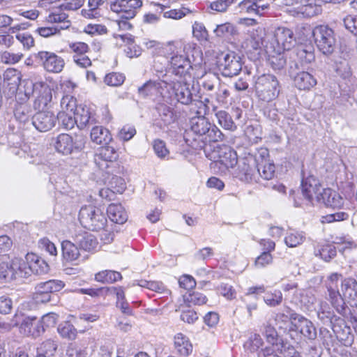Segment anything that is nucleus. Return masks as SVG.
I'll return each instance as SVG.
<instances>
[{
	"label": "nucleus",
	"mask_w": 357,
	"mask_h": 357,
	"mask_svg": "<svg viewBox=\"0 0 357 357\" xmlns=\"http://www.w3.org/2000/svg\"><path fill=\"white\" fill-rule=\"evenodd\" d=\"M264 343V340L259 334L252 333L244 342L243 348L247 352L257 354L261 349H263Z\"/></svg>",
	"instance_id": "c9c22d12"
},
{
	"label": "nucleus",
	"mask_w": 357,
	"mask_h": 357,
	"mask_svg": "<svg viewBox=\"0 0 357 357\" xmlns=\"http://www.w3.org/2000/svg\"><path fill=\"white\" fill-rule=\"evenodd\" d=\"M46 20L49 23L57 24L54 26L59 28L60 31L68 29L71 24L68 15L63 12L62 6L54 9L46 17Z\"/></svg>",
	"instance_id": "4be33fe9"
},
{
	"label": "nucleus",
	"mask_w": 357,
	"mask_h": 357,
	"mask_svg": "<svg viewBox=\"0 0 357 357\" xmlns=\"http://www.w3.org/2000/svg\"><path fill=\"white\" fill-rule=\"evenodd\" d=\"M262 29L258 27L255 31H252L250 34V38L248 40V45L255 50L261 49L263 45V37L258 34V32L261 33Z\"/></svg>",
	"instance_id": "0e129e2a"
},
{
	"label": "nucleus",
	"mask_w": 357,
	"mask_h": 357,
	"mask_svg": "<svg viewBox=\"0 0 357 357\" xmlns=\"http://www.w3.org/2000/svg\"><path fill=\"white\" fill-rule=\"evenodd\" d=\"M79 220L82 226L93 231L102 230L105 234V243H109L113 237L111 232L105 229L107 219L100 207L93 205L84 206L81 208L79 213Z\"/></svg>",
	"instance_id": "7ed1b4c3"
},
{
	"label": "nucleus",
	"mask_w": 357,
	"mask_h": 357,
	"mask_svg": "<svg viewBox=\"0 0 357 357\" xmlns=\"http://www.w3.org/2000/svg\"><path fill=\"white\" fill-rule=\"evenodd\" d=\"M315 43L324 54L328 55L333 52L335 47V37L333 29L328 26H316L312 31Z\"/></svg>",
	"instance_id": "f8f14e48"
},
{
	"label": "nucleus",
	"mask_w": 357,
	"mask_h": 357,
	"mask_svg": "<svg viewBox=\"0 0 357 357\" xmlns=\"http://www.w3.org/2000/svg\"><path fill=\"white\" fill-rule=\"evenodd\" d=\"M56 117L50 112H39L32 118V124L40 132H47L56 124Z\"/></svg>",
	"instance_id": "412c9836"
},
{
	"label": "nucleus",
	"mask_w": 357,
	"mask_h": 357,
	"mask_svg": "<svg viewBox=\"0 0 357 357\" xmlns=\"http://www.w3.org/2000/svg\"><path fill=\"white\" fill-rule=\"evenodd\" d=\"M305 240V236L302 231L291 229L284 237V243L289 248H296L301 245Z\"/></svg>",
	"instance_id": "79ce46f5"
},
{
	"label": "nucleus",
	"mask_w": 357,
	"mask_h": 357,
	"mask_svg": "<svg viewBox=\"0 0 357 357\" xmlns=\"http://www.w3.org/2000/svg\"><path fill=\"white\" fill-rule=\"evenodd\" d=\"M56 120L66 130H70L74 128L75 125H77L75 112H59Z\"/></svg>",
	"instance_id": "49530a36"
},
{
	"label": "nucleus",
	"mask_w": 357,
	"mask_h": 357,
	"mask_svg": "<svg viewBox=\"0 0 357 357\" xmlns=\"http://www.w3.org/2000/svg\"><path fill=\"white\" fill-rule=\"evenodd\" d=\"M86 139L83 135H77L75 139L68 134L61 133L52 139L55 150L64 155L73 151H80L85 147Z\"/></svg>",
	"instance_id": "1a4fd4ad"
},
{
	"label": "nucleus",
	"mask_w": 357,
	"mask_h": 357,
	"mask_svg": "<svg viewBox=\"0 0 357 357\" xmlns=\"http://www.w3.org/2000/svg\"><path fill=\"white\" fill-rule=\"evenodd\" d=\"M62 256L65 261L73 262L79 261L80 258L79 249L76 245L75 242L70 241H63L61 243Z\"/></svg>",
	"instance_id": "bb28decb"
},
{
	"label": "nucleus",
	"mask_w": 357,
	"mask_h": 357,
	"mask_svg": "<svg viewBox=\"0 0 357 357\" xmlns=\"http://www.w3.org/2000/svg\"><path fill=\"white\" fill-rule=\"evenodd\" d=\"M75 116L79 129L84 128L93 121L89 109L86 106H78L75 112Z\"/></svg>",
	"instance_id": "72a5a7b5"
},
{
	"label": "nucleus",
	"mask_w": 357,
	"mask_h": 357,
	"mask_svg": "<svg viewBox=\"0 0 357 357\" xmlns=\"http://www.w3.org/2000/svg\"><path fill=\"white\" fill-rule=\"evenodd\" d=\"M122 279L119 272L111 270H105L95 275V280L101 283H113Z\"/></svg>",
	"instance_id": "58836bf2"
},
{
	"label": "nucleus",
	"mask_w": 357,
	"mask_h": 357,
	"mask_svg": "<svg viewBox=\"0 0 357 357\" xmlns=\"http://www.w3.org/2000/svg\"><path fill=\"white\" fill-rule=\"evenodd\" d=\"M184 301L189 306L192 305H200L206 303L207 298L202 293L194 291L184 296Z\"/></svg>",
	"instance_id": "5fc2aeb1"
},
{
	"label": "nucleus",
	"mask_w": 357,
	"mask_h": 357,
	"mask_svg": "<svg viewBox=\"0 0 357 357\" xmlns=\"http://www.w3.org/2000/svg\"><path fill=\"white\" fill-rule=\"evenodd\" d=\"M3 82L10 86V89L16 90L21 80V73L15 68H8L3 73Z\"/></svg>",
	"instance_id": "e433bc0d"
},
{
	"label": "nucleus",
	"mask_w": 357,
	"mask_h": 357,
	"mask_svg": "<svg viewBox=\"0 0 357 357\" xmlns=\"http://www.w3.org/2000/svg\"><path fill=\"white\" fill-rule=\"evenodd\" d=\"M318 318L325 324H332L333 320H336L333 310L326 302L321 301L317 312Z\"/></svg>",
	"instance_id": "37998d69"
},
{
	"label": "nucleus",
	"mask_w": 357,
	"mask_h": 357,
	"mask_svg": "<svg viewBox=\"0 0 357 357\" xmlns=\"http://www.w3.org/2000/svg\"><path fill=\"white\" fill-rule=\"evenodd\" d=\"M314 1H307L303 3L295 14L296 17H312L321 13L322 8L320 5L314 3Z\"/></svg>",
	"instance_id": "7c9ffc66"
},
{
	"label": "nucleus",
	"mask_w": 357,
	"mask_h": 357,
	"mask_svg": "<svg viewBox=\"0 0 357 357\" xmlns=\"http://www.w3.org/2000/svg\"><path fill=\"white\" fill-rule=\"evenodd\" d=\"M15 258L12 260L10 264L6 262L0 264V281L12 280L20 278V273L18 269L15 268Z\"/></svg>",
	"instance_id": "473e14b6"
},
{
	"label": "nucleus",
	"mask_w": 357,
	"mask_h": 357,
	"mask_svg": "<svg viewBox=\"0 0 357 357\" xmlns=\"http://www.w3.org/2000/svg\"><path fill=\"white\" fill-rule=\"evenodd\" d=\"M341 296L343 301H352L357 304V282L353 278H345L341 283Z\"/></svg>",
	"instance_id": "b1692460"
},
{
	"label": "nucleus",
	"mask_w": 357,
	"mask_h": 357,
	"mask_svg": "<svg viewBox=\"0 0 357 357\" xmlns=\"http://www.w3.org/2000/svg\"><path fill=\"white\" fill-rule=\"evenodd\" d=\"M273 261V257L268 252H263L255 261L254 266L256 268H263L271 264Z\"/></svg>",
	"instance_id": "338daca9"
},
{
	"label": "nucleus",
	"mask_w": 357,
	"mask_h": 357,
	"mask_svg": "<svg viewBox=\"0 0 357 357\" xmlns=\"http://www.w3.org/2000/svg\"><path fill=\"white\" fill-rule=\"evenodd\" d=\"M59 316L54 312H49L44 314L40 321V326L43 328V332L47 328L54 327L57 322Z\"/></svg>",
	"instance_id": "680f3d73"
},
{
	"label": "nucleus",
	"mask_w": 357,
	"mask_h": 357,
	"mask_svg": "<svg viewBox=\"0 0 357 357\" xmlns=\"http://www.w3.org/2000/svg\"><path fill=\"white\" fill-rule=\"evenodd\" d=\"M15 326H19L20 332L26 336L37 337L43 333V328L36 317L25 316L21 311H17L11 320Z\"/></svg>",
	"instance_id": "9d476101"
},
{
	"label": "nucleus",
	"mask_w": 357,
	"mask_h": 357,
	"mask_svg": "<svg viewBox=\"0 0 357 357\" xmlns=\"http://www.w3.org/2000/svg\"><path fill=\"white\" fill-rule=\"evenodd\" d=\"M342 275L337 273L329 275L326 280V287L328 292V300L337 313L344 316L347 313L345 302L338 290V282Z\"/></svg>",
	"instance_id": "ddd939ff"
},
{
	"label": "nucleus",
	"mask_w": 357,
	"mask_h": 357,
	"mask_svg": "<svg viewBox=\"0 0 357 357\" xmlns=\"http://www.w3.org/2000/svg\"><path fill=\"white\" fill-rule=\"evenodd\" d=\"M91 139L97 144H108L112 137L108 129L102 126H95L91 131Z\"/></svg>",
	"instance_id": "c756f323"
},
{
	"label": "nucleus",
	"mask_w": 357,
	"mask_h": 357,
	"mask_svg": "<svg viewBox=\"0 0 357 357\" xmlns=\"http://www.w3.org/2000/svg\"><path fill=\"white\" fill-rule=\"evenodd\" d=\"M162 54L168 60L173 73L186 77L191 64L187 56L183 54L185 45L181 41H171L162 47Z\"/></svg>",
	"instance_id": "f03ea898"
},
{
	"label": "nucleus",
	"mask_w": 357,
	"mask_h": 357,
	"mask_svg": "<svg viewBox=\"0 0 357 357\" xmlns=\"http://www.w3.org/2000/svg\"><path fill=\"white\" fill-rule=\"evenodd\" d=\"M274 38L277 44L278 52L288 51L296 43L293 31L284 26H279L275 30Z\"/></svg>",
	"instance_id": "a211bd4d"
},
{
	"label": "nucleus",
	"mask_w": 357,
	"mask_h": 357,
	"mask_svg": "<svg viewBox=\"0 0 357 357\" xmlns=\"http://www.w3.org/2000/svg\"><path fill=\"white\" fill-rule=\"evenodd\" d=\"M112 12L120 15V18L130 20L142 7V0H108Z\"/></svg>",
	"instance_id": "2eb2a0df"
},
{
	"label": "nucleus",
	"mask_w": 357,
	"mask_h": 357,
	"mask_svg": "<svg viewBox=\"0 0 357 357\" xmlns=\"http://www.w3.org/2000/svg\"><path fill=\"white\" fill-rule=\"evenodd\" d=\"M213 33L218 38H228L236 35L237 31L234 24L225 22L216 25V27L213 29Z\"/></svg>",
	"instance_id": "a19ab883"
},
{
	"label": "nucleus",
	"mask_w": 357,
	"mask_h": 357,
	"mask_svg": "<svg viewBox=\"0 0 357 357\" xmlns=\"http://www.w3.org/2000/svg\"><path fill=\"white\" fill-rule=\"evenodd\" d=\"M259 174L266 180L271 179L275 173V165L272 163L265 162L257 167Z\"/></svg>",
	"instance_id": "13d9d810"
},
{
	"label": "nucleus",
	"mask_w": 357,
	"mask_h": 357,
	"mask_svg": "<svg viewBox=\"0 0 357 357\" xmlns=\"http://www.w3.org/2000/svg\"><path fill=\"white\" fill-rule=\"evenodd\" d=\"M114 37L120 38L126 43L124 52L129 58L137 57L141 54V49L134 43V39L131 34H115Z\"/></svg>",
	"instance_id": "c85d7f7f"
},
{
	"label": "nucleus",
	"mask_w": 357,
	"mask_h": 357,
	"mask_svg": "<svg viewBox=\"0 0 357 357\" xmlns=\"http://www.w3.org/2000/svg\"><path fill=\"white\" fill-rule=\"evenodd\" d=\"M25 95L27 97L32 96L35 98L34 107L43 109L52 101V93L50 86L43 81L33 83L29 82L26 84Z\"/></svg>",
	"instance_id": "0eeeda50"
},
{
	"label": "nucleus",
	"mask_w": 357,
	"mask_h": 357,
	"mask_svg": "<svg viewBox=\"0 0 357 357\" xmlns=\"http://www.w3.org/2000/svg\"><path fill=\"white\" fill-rule=\"evenodd\" d=\"M57 331L61 336L68 340H74L77 336L76 328L69 322L61 324Z\"/></svg>",
	"instance_id": "3c124183"
},
{
	"label": "nucleus",
	"mask_w": 357,
	"mask_h": 357,
	"mask_svg": "<svg viewBox=\"0 0 357 357\" xmlns=\"http://www.w3.org/2000/svg\"><path fill=\"white\" fill-rule=\"evenodd\" d=\"M125 80V77L117 73L107 74L104 79L105 83L108 86H119L121 85Z\"/></svg>",
	"instance_id": "69168bd1"
},
{
	"label": "nucleus",
	"mask_w": 357,
	"mask_h": 357,
	"mask_svg": "<svg viewBox=\"0 0 357 357\" xmlns=\"http://www.w3.org/2000/svg\"><path fill=\"white\" fill-rule=\"evenodd\" d=\"M197 107V114L199 116H194L190 119V132L195 134L198 138L202 137L201 141L218 142L222 139L221 131L206 119L204 115L206 114L207 105L202 101L195 102Z\"/></svg>",
	"instance_id": "f257e3e1"
},
{
	"label": "nucleus",
	"mask_w": 357,
	"mask_h": 357,
	"mask_svg": "<svg viewBox=\"0 0 357 357\" xmlns=\"http://www.w3.org/2000/svg\"><path fill=\"white\" fill-rule=\"evenodd\" d=\"M284 344H268L257 353V357H282Z\"/></svg>",
	"instance_id": "ea45409f"
},
{
	"label": "nucleus",
	"mask_w": 357,
	"mask_h": 357,
	"mask_svg": "<svg viewBox=\"0 0 357 357\" xmlns=\"http://www.w3.org/2000/svg\"><path fill=\"white\" fill-rule=\"evenodd\" d=\"M263 335L265 337L268 344H274L275 343L284 344L282 338L279 337L275 328L269 324L265 325Z\"/></svg>",
	"instance_id": "09e8293b"
},
{
	"label": "nucleus",
	"mask_w": 357,
	"mask_h": 357,
	"mask_svg": "<svg viewBox=\"0 0 357 357\" xmlns=\"http://www.w3.org/2000/svg\"><path fill=\"white\" fill-rule=\"evenodd\" d=\"M38 284L40 287L41 290L45 291L50 295L52 293L61 291L65 286L64 282L59 280H50L44 282H40Z\"/></svg>",
	"instance_id": "de8ad7c7"
},
{
	"label": "nucleus",
	"mask_w": 357,
	"mask_h": 357,
	"mask_svg": "<svg viewBox=\"0 0 357 357\" xmlns=\"http://www.w3.org/2000/svg\"><path fill=\"white\" fill-rule=\"evenodd\" d=\"M174 340V347L181 355L187 356L192 352V344L184 334L181 333L176 334Z\"/></svg>",
	"instance_id": "2f4dec72"
},
{
	"label": "nucleus",
	"mask_w": 357,
	"mask_h": 357,
	"mask_svg": "<svg viewBox=\"0 0 357 357\" xmlns=\"http://www.w3.org/2000/svg\"><path fill=\"white\" fill-rule=\"evenodd\" d=\"M193 36L200 42L208 40V33L205 26L198 22H195L192 25Z\"/></svg>",
	"instance_id": "6e6d98bb"
},
{
	"label": "nucleus",
	"mask_w": 357,
	"mask_h": 357,
	"mask_svg": "<svg viewBox=\"0 0 357 357\" xmlns=\"http://www.w3.org/2000/svg\"><path fill=\"white\" fill-rule=\"evenodd\" d=\"M302 193L310 202L314 199L320 202L322 194L321 186L319 180L314 176H309L303 179L301 183Z\"/></svg>",
	"instance_id": "6ab92c4d"
},
{
	"label": "nucleus",
	"mask_w": 357,
	"mask_h": 357,
	"mask_svg": "<svg viewBox=\"0 0 357 357\" xmlns=\"http://www.w3.org/2000/svg\"><path fill=\"white\" fill-rule=\"evenodd\" d=\"M285 312L277 314V317H282L284 319H289L291 321V331L298 332L305 337L309 340H314L317 337V331L312 321L305 318L302 315L292 312L290 308L287 307Z\"/></svg>",
	"instance_id": "6e6552de"
},
{
	"label": "nucleus",
	"mask_w": 357,
	"mask_h": 357,
	"mask_svg": "<svg viewBox=\"0 0 357 357\" xmlns=\"http://www.w3.org/2000/svg\"><path fill=\"white\" fill-rule=\"evenodd\" d=\"M158 80H149L138 89L139 94L145 98L148 96H162L168 101L172 97L169 86H171L168 76L163 71L157 74Z\"/></svg>",
	"instance_id": "423d86ee"
},
{
	"label": "nucleus",
	"mask_w": 357,
	"mask_h": 357,
	"mask_svg": "<svg viewBox=\"0 0 357 357\" xmlns=\"http://www.w3.org/2000/svg\"><path fill=\"white\" fill-rule=\"evenodd\" d=\"M295 86L300 90H310L317 84V79L310 73L302 71L294 77Z\"/></svg>",
	"instance_id": "cd10ccee"
},
{
	"label": "nucleus",
	"mask_w": 357,
	"mask_h": 357,
	"mask_svg": "<svg viewBox=\"0 0 357 357\" xmlns=\"http://www.w3.org/2000/svg\"><path fill=\"white\" fill-rule=\"evenodd\" d=\"M14 265L19 271L20 278H27L33 274H44L49 270L46 261L33 253L26 254L24 258L15 257Z\"/></svg>",
	"instance_id": "39448f33"
},
{
	"label": "nucleus",
	"mask_w": 357,
	"mask_h": 357,
	"mask_svg": "<svg viewBox=\"0 0 357 357\" xmlns=\"http://www.w3.org/2000/svg\"><path fill=\"white\" fill-rule=\"evenodd\" d=\"M268 61L271 68L275 70L282 69L286 64V59L281 52L269 56Z\"/></svg>",
	"instance_id": "052dcab7"
},
{
	"label": "nucleus",
	"mask_w": 357,
	"mask_h": 357,
	"mask_svg": "<svg viewBox=\"0 0 357 357\" xmlns=\"http://www.w3.org/2000/svg\"><path fill=\"white\" fill-rule=\"evenodd\" d=\"M107 214L112 222L123 224L128 220V215L124 208L119 204H111L107 208Z\"/></svg>",
	"instance_id": "a878e982"
},
{
	"label": "nucleus",
	"mask_w": 357,
	"mask_h": 357,
	"mask_svg": "<svg viewBox=\"0 0 357 357\" xmlns=\"http://www.w3.org/2000/svg\"><path fill=\"white\" fill-rule=\"evenodd\" d=\"M325 204L326 206L333 208H340L344 204L342 197L336 191L326 188L322 190L320 202Z\"/></svg>",
	"instance_id": "5701e85b"
},
{
	"label": "nucleus",
	"mask_w": 357,
	"mask_h": 357,
	"mask_svg": "<svg viewBox=\"0 0 357 357\" xmlns=\"http://www.w3.org/2000/svg\"><path fill=\"white\" fill-rule=\"evenodd\" d=\"M40 287L38 284L36 285V291L32 296V302L35 304L46 303L51 300V295L45 291L41 290Z\"/></svg>",
	"instance_id": "bf43d9fd"
},
{
	"label": "nucleus",
	"mask_w": 357,
	"mask_h": 357,
	"mask_svg": "<svg viewBox=\"0 0 357 357\" xmlns=\"http://www.w3.org/2000/svg\"><path fill=\"white\" fill-rule=\"evenodd\" d=\"M296 56L303 63H310L314 60V48L312 45H301L296 49Z\"/></svg>",
	"instance_id": "c03bdc74"
},
{
	"label": "nucleus",
	"mask_w": 357,
	"mask_h": 357,
	"mask_svg": "<svg viewBox=\"0 0 357 357\" xmlns=\"http://www.w3.org/2000/svg\"><path fill=\"white\" fill-rule=\"evenodd\" d=\"M74 241L81 249L86 251H92L98 246L97 238L91 233L82 231L75 235Z\"/></svg>",
	"instance_id": "393cba45"
},
{
	"label": "nucleus",
	"mask_w": 357,
	"mask_h": 357,
	"mask_svg": "<svg viewBox=\"0 0 357 357\" xmlns=\"http://www.w3.org/2000/svg\"><path fill=\"white\" fill-rule=\"evenodd\" d=\"M171 86L169 90L172 97L168 100H176L183 105H189L192 102V93L191 92V84L188 82L186 77L181 78L176 82H170Z\"/></svg>",
	"instance_id": "dca6fc26"
},
{
	"label": "nucleus",
	"mask_w": 357,
	"mask_h": 357,
	"mask_svg": "<svg viewBox=\"0 0 357 357\" xmlns=\"http://www.w3.org/2000/svg\"><path fill=\"white\" fill-rule=\"evenodd\" d=\"M157 110L164 125L167 126L175 121L176 116L169 106L165 104H160L157 107Z\"/></svg>",
	"instance_id": "a18cd8bd"
},
{
	"label": "nucleus",
	"mask_w": 357,
	"mask_h": 357,
	"mask_svg": "<svg viewBox=\"0 0 357 357\" xmlns=\"http://www.w3.org/2000/svg\"><path fill=\"white\" fill-rule=\"evenodd\" d=\"M254 80V89L259 100L268 102L278 97L281 86L275 75L262 74L255 77Z\"/></svg>",
	"instance_id": "20e7f679"
},
{
	"label": "nucleus",
	"mask_w": 357,
	"mask_h": 357,
	"mask_svg": "<svg viewBox=\"0 0 357 357\" xmlns=\"http://www.w3.org/2000/svg\"><path fill=\"white\" fill-rule=\"evenodd\" d=\"M206 155L209 160L219 162L227 168L234 167L238 162L236 151L227 145H216L213 149H206Z\"/></svg>",
	"instance_id": "9b49d317"
},
{
	"label": "nucleus",
	"mask_w": 357,
	"mask_h": 357,
	"mask_svg": "<svg viewBox=\"0 0 357 357\" xmlns=\"http://www.w3.org/2000/svg\"><path fill=\"white\" fill-rule=\"evenodd\" d=\"M22 57L23 54L20 52L14 53L6 51L1 54V61L6 64H15L18 63Z\"/></svg>",
	"instance_id": "e2e57ef3"
},
{
	"label": "nucleus",
	"mask_w": 357,
	"mask_h": 357,
	"mask_svg": "<svg viewBox=\"0 0 357 357\" xmlns=\"http://www.w3.org/2000/svg\"><path fill=\"white\" fill-rule=\"evenodd\" d=\"M264 300L268 305L275 307L281 303L282 301V294L280 291H275L274 293H267L265 295Z\"/></svg>",
	"instance_id": "774afa93"
},
{
	"label": "nucleus",
	"mask_w": 357,
	"mask_h": 357,
	"mask_svg": "<svg viewBox=\"0 0 357 357\" xmlns=\"http://www.w3.org/2000/svg\"><path fill=\"white\" fill-rule=\"evenodd\" d=\"M119 155L116 149L110 146L100 148L94 155V162L101 170L105 171L109 167V164L116 161Z\"/></svg>",
	"instance_id": "aec40b11"
},
{
	"label": "nucleus",
	"mask_w": 357,
	"mask_h": 357,
	"mask_svg": "<svg viewBox=\"0 0 357 357\" xmlns=\"http://www.w3.org/2000/svg\"><path fill=\"white\" fill-rule=\"evenodd\" d=\"M33 57L38 64L49 73H61L65 66L64 59L52 52L39 51L34 53Z\"/></svg>",
	"instance_id": "4468645a"
},
{
	"label": "nucleus",
	"mask_w": 357,
	"mask_h": 357,
	"mask_svg": "<svg viewBox=\"0 0 357 357\" xmlns=\"http://www.w3.org/2000/svg\"><path fill=\"white\" fill-rule=\"evenodd\" d=\"M139 286L141 287L146 288L149 290L164 294H169L170 291L165 287L161 282L158 281H147L145 280H135L132 286Z\"/></svg>",
	"instance_id": "f704fd0d"
},
{
	"label": "nucleus",
	"mask_w": 357,
	"mask_h": 357,
	"mask_svg": "<svg viewBox=\"0 0 357 357\" xmlns=\"http://www.w3.org/2000/svg\"><path fill=\"white\" fill-rule=\"evenodd\" d=\"M258 7L257 0H243L238 5L241 13L248 15H257Z\"/></svg>",
	"instance_id": "8fccbe9b"
},
{
	"label": "nucleus",
	"mask_w": 357,
	"mask_h": 357,
	"mask_svg": "<svg viewBox=\"0 0 357 357\" xmlns=\"http://www.w3.org/2000/svg\"><path fill=\"white\" fill-rule=\"evenodd\" d=\"M218 68L225 77L237 75L241 70L242 65L240 58L234 52L222 54L218 60Z\"/></svg>",
	"instance_id": "f3484780"
},
{
	"label": "nucleus",
	"mask_w": 357,
	"mask_h": 357,
	"mask_svg": "<svg viewBox=\"0 0 357 357\" xmlns=\"http://www.w3.org/2000/svg\"><path fill=\"white\" fill-rule=\"evenodd\" d=\"M218 123L227 130L235 128L234 123L231 116L225 111L220 110L215 113Z\"/></svg>",
	"instance_id": "603ef678"
},
{
	"label": "nucleus",
	"mask_w": 357,
	"mask_h": 357,
	"mask_svg": "<svg viewBox=\"0 0 357 357\" xmlns=\"http://www.w3.org/2000/svg\"><path fill=\"white\" fill-rule=\"evenodd\" d=\"M316 256H319L326 261H330L336 255L335 247L333 245H324L321 248L314 251Z\"/></svg>",
	"instance_id": "864d4df0"
},
{
	"label": "nucleus",
	"mask_w": 357,
	"mask_h": 357,
	"mask_svg": "<svg viewBox=\"0 0 357 357\" xmlns=\"http://www.w3.org/2000/svg\"><path fill=\"white\" fill-rule=\"evenodd\" d=\"M111 292H113L116 296V306L120 308L121 312L127 315L132 314V310L129 307L128 303L126 300L125 292L121 287H112Z\"/></svg>",
	"instance_id": "4c0bfd02"
},
{
	"label": "nucleus",
	"mask_w": 357,
	"mask_h": 357,
	"mask_svg": "<svg viewBox=\"0 0 357 357\" xmlns=\"http://www.w3.org/2000/svg\"><path fill=\"white\" fill-rule=\"evenodd\" d=\"M61 111L64 112H75L76 106V100L73 96L66 95L64 96L61 100Z\"/></svg>",
	"instance_id": "4d7b16f0"
}]
</instances>
